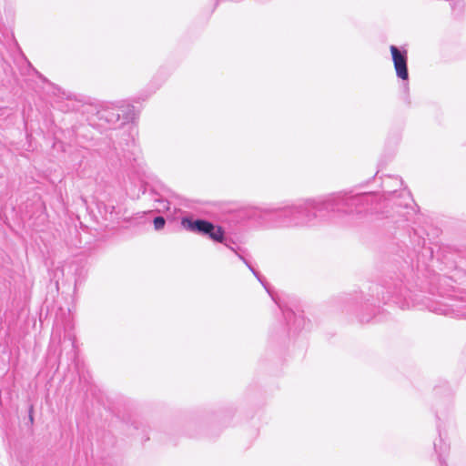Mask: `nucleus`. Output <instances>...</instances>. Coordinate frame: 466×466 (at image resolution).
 Returning <instances> with one entry per match:
<instances>
[{
	"mask_svg": "<svg viewBox=\"0 0 466 466\" xmlns=\"http://www.w3.org/2000/svg\"><path fill=\"white\" fill-rule=\"evenodd\" d=\"M124 110L113 104H106L97 110V118L103 120L110 126H116L120 122L121 115Z\"/></svg>",
	"mask_w": 466,
	"mask_h": 466,
	"instance_id": "obj_6",
	"label": "nucleus"
},
{
	"mask_svg": "<svg viewBox=\"0 0 466 466\" xmlns=\"http://www.w3.org/2000/svg\"><path fill=\"white\" fill-rule=\"evenodd\" d=\"M403 88H404V92L406 93V98H405V101L410 104V97H409V86H408V83H405L403 85Z\"/></svg>",
	"mask_w": 466,
	"mask_h": 466,
	"instance_id": "obj_19",
	"label": "nucleus"
},
{
	"mask_svg": "<svg viewBox=\"0 0 466 466\" xmlns=\"http://www.w3.org/2000/svg\"><path fill=\"white\" fill-rule=\"evenodd\" d=\"M99 213L104 217L106 220L113 223H119L122 218L121 208L116 207L111 203L101 202L97 206Z\"/></svg>",
	"mask_w": 466,
	"mask_h": 466,
	"instance_id": "obj_7",
	"label": "nucleus"
},
{
	"mask_svg": "<svg viewBox=\"0 0 466 466\" xmlns=\"http://www.w3.org/2000/svg\"><path fill=\"white\" fill-rule=\"evenodd\" d=\"M403 186V180L401 177L394 176H388L382 181V188H383V197L385 198H390L394 197L398 191V188H400Z\"/></svg>",
	"mask_w": 466,
	"mask_h": 466,
	"instance_id": "obj_8",
	"label": "nucleus"
},
{
	"mask_svg": "<svg viewBox=\"0 0 466 466\" xmlns=\"http://www.w3.org/2000/svg\"><path fill=\"white\" fill-rule=\"evenodd\" d=\"M106 158L107 162L114 167L124 166V165H128V164L133 166V164L131 163V160L129 158H125V160L120 159L118 157V154L116 152V149L108 152L106 156Z\"/></svg>",
	"mask_w": 466,
	"mask_h": 466,
	"instance_id": "obj_11",
	"label": "nucleus"
},
{
	"mask_svg": "<svg viewBox=\"0 0 466 466\" xmlns=\"http://www.w3.org/2000/svg\"><path fill=\"white\" fill-rule=\"evenodd\" d=\"M390 50L391 53L392 62L397 76L403 81H408L409 71L407 50L404 48H400L396 46H390Z\"/></svg>",
	"mask_w": 466,
	"mask_h": 466,
	"instance_id": "obj_5",
	"label": "nucleus"
},
{
	"mask_svg": "<svg viewBox=\"0 0 466 466\" xmlns=\"http://www.w3.org/2000/svg\"><path fill=\"white\" fill-rule=\"evenodd\" d=\"M390 222H392V223H399V222H400V220H399V219H393V218H392V219L390 220Z\"/></svg>",
	"mask_w": 466,
	"mask_h": 466,
	"instance_id": "obj_24",
	"label": "nucleus"
},
{
	"mask_svg": "<svg viewBox=\"0 0 466 466\" xmlns=\"http://www.w3.org/2000/svg\"><path fill=\"white\" fill-rule=\"evenodd\" d=\"M243 250L240 248V250L235 251V254L238 256V258L243 261V263L247 260V258L243 255Z\"/></svg>",
	"mask_w": 466,
	"mask_h": 466,
	"instance_id": "obj_17",
	"label": "nucleus"
},
{
	"mask_svg": "<svg viewBox=\"0 0 466 466\" xmlns=\"http://www.w3.org/2000/svg\"><path fill=\"white\" fill-rule=\"evenodd\" d=\"M157 202H158L157 209L158 211H164L169 209V202L166 199L158 198L157 199Z\"/></svg>",
	"mask_w": 466,
	"mask_h": 466,
	"instance_id": "obj_14",
	"label": "nucleus"
},
{
	"mask_svg": "<svg viewBox=\"0 0 466 466\" xmlns=\"http://www.w3.org/2000/svg\"><path fill=\"white\" fill-rule=\"evenodd\" d=\"M405 198H406V200H409V201H411V200H412V199H411V197H410V194L409 192H408V193H406V195H405ZM403 205H404V207H405V208H408V206H409L408 201H405Z\"/></svg>",
	"mask_w": 466,
	"mask_h": 466,
	"instance_id": "obj_20",
	"label": "nucleus"
},
{
	"mask_svg": "<svg viewBox=\"0 0 466 466\" xmlns=\"http://www.w3.org/2000/svg\"><path fill=\"white\" fill-rule=\"evenodd\" d=\"M69 339L71 340V346H72V354H73V358L75 359L76 357V341H75V338H69Z\"/></svg>",
	"mask_w": 466,
	"mask_h": 466,
	"instance_id": "obj_16",
	"label": "nucleus"
},
{
	"mask_svg": "<svg viewBox=\"0 0 466 466\" xmlns=\"http://www.w3.org/2000/svg\"><path fill=\"white\" fill-rule=\"evenodd\" d=\"M395 206H398V207H401L402 206V203H394Z\"/></svg>",
	"mask_w": 466,
	"mask_h": 466,
	"instance_id": "obj_25",
	"label": "nucleus"
},
{
	"mask_svg": "<svg viewBox=\"0 0 466 466\" xmlns=\"http://www.w3.org/2000/svg\"><path fill=\"white\" fill-rule=\"evenodd\" d=\"M452 1V4H451V7L453 10L456 9V7H461L462 5H461V0H451Z\"/></svg>",
	"mask_w": 466,
	"mask_h": 466,
	"instance_id": "obj_18",
	"label": "nucleus"
},
{
	"mask_svg": "<svg viewBox=\"0 0 466 466\" xmlns=\"http://www.w3.org/2000/svg\"><path fill=\"white\" fill-rule=\"evenodd\" d=\"M369 320H370L369 318H365L364 316L360 317V321H362V322H364V321L368 322Z\"/></svg>",
	"mask_w": 466,
	"mask_h": 466,
	"instance_id": "obj_23",
	"label": "nucleus"
},
{
	"mask_svg": "<svg viewBox=\"0 0 466 466\" xmlns=\"http://www.w3.org/2000/svg\"><path fill=\"white\" fill-rule=\"evenodd\" d=\"M220 244H223L225 247H227L228 249L233 251L240 250L239 247H235V242L231 238H228L225 237V242H219Z\"/></svg>",
	"mask_w": 466,
	"mask_h": 466,
	"instance_id": "obj_12",
	"label": "nucleus"
},
{
	"mask_svg": "<svg viewBox=\"0 0 466 466\" xmlns=\"http://www.w3.org/2000/svg\"><path fill=\"white\" fill-rule=\"evenodd\" d=\"M33 411H34V407H33V405H31L29 407V420H30L31 423H33V421H34Z\"/></svg>",
	"mask_w": 466,
	"mask_h": 466,
	"instance_id": "obj_21",
	"label": "nucleus"
},
{
	"mask_svg": "<svg viewBox=\"0 0 466 466\" xmlns=\"http://www.w3.org/2000/svg\"><path fill=\"white\" fill-rule=\"evenodd\" d=\"M379 197L374 192L339 191L264 210L276 228L314 227L334 218L360 215L373 210Z\"/></svg>",
	"mask_w": 466,
	"mask_h": 466,
	"instance_id": "obj_1",
	"label": "nucleus"
},
{
	"mask_svg": "<svg viewBox=\"0 0 466 466\" xmlns=\"http://www.w3.org/2000/svg\"><path fill=\"white\" fill-rule=\"evenodd\" d=\"M431 310L451 318L466 319V291L460 298L450 299L448 303L441 304Z\"/></svg>",
	"mask_w": 466,
	"mask_h": 466,
	"instance_id": "obj_4",
	"label": "nucleus"
},
{
	"mask_svg": "<svg viewBox=\"0 0 466 466\" xmlns=\"http://www.w3.org/2000/svg\"><path fill=\"white\" fill-rule=\"evenodd\" d=\"M450 446L444 441L441 435L440 434L438 441H434V450L438 454V459L440 461V466H447L443 455L447 454L449 451Z\"/></svg>",
	"mask_w": 466,
	"mask_h": 466,
	"instance_id": "obj_10",
	"label": "nucleus"
},
{
	"mask_svg": "<svg viewBox=\"0 0 466 466\" xmlns=\"http://www.w3.org/2000/svg\"><path fill=\"white\" fill-rule=\"evenodd\" d=\"M154 228L156 230L162 229L166 224V220L163 217L158 216L154 218Z\"/></svg>",
	"mask_w": 466,
	"mask_h": 466,
	"instance_id": "obj_13",
	"label": "nucleus"
},
{
	"mask_svg": "<svg viewBox=\"0 0 466 466\" xmlns=\"http://www.w3.org/2000/svg\"><path fill=\"white\" fill-rule=\"evenodd\" d=\"M133 160H134V162H135V163H137V165L138 167H140V166H141V159H140V157H135L133 158Z\"/></svg>",
	"mask_w": 466,
	"mask_h": 466,
	"instance_id": "obj_22",
	"label": "nucleus"
},
{
	"mask_svg": "<svg viewBox=\"0 0 466 466\" xmlns=\"http://www.w3.org/2000/svg\"><path fill=\"white\" fill-rule=\"evenodd\" d=\"M282 312L289 327V329H293L294 332H296L305 328L306 320L302 314L297 315L291 309H282Z\"/></svg>",
	"mask_w": 466,
	"mask_h": 466,
	"instance_id": "obj_9",
	"label": "nucleus"
},
{
	"mask_svg": "<svg viewBox=\"0 0 466 466\" xmlns=\"http://www.w3.org/2000/svg\"><path fill=\"white\" fill-rule=\"evenodd\" d=\"M375 289L379 300H382L385 303L393 300L395 303H399V297L403 296L404 292L403 280L394 279L390 277V279L385 280L383 285H376Z\"/></svg>",
	"mask_w": 466,
	"mask_h": 466,
	"instance_id": "obj_3",
	"label": "nucleus"
},
{
	"mask_svg": "<svg viewBox=\"0 0 466 466\" xmlns=\"http://www.w3.org/2000/svg\"><path fill=\"white\" fill-rule=\"evenodd\" d=\"M244 264L248 268V269L253 273V275L261 282L259 273L251 266L248 259L244 262Z\"/></svg>",
	"mask_w": 466,
	"mask_h": 466,
	"instance_id": "obj_15",
	"label": "nucleus"
},
{
	"mask_svg": "<svg viewBox=\"0 0 466 466\" xmlns=\"http://www.w3.org/2000/svg\"><path fill=\"white\" fill-rule=\"evenodd\" d=\"M181 226L187 231L208 237L214 242H225V230L213 222L203 218H192L184 217L181 218Z\"/></svg>",
	"mask_w": 466,
	"mask_h": 466,
	"instance_id": "obj_2",
	"label": "nucleus"
}]
</instances>
